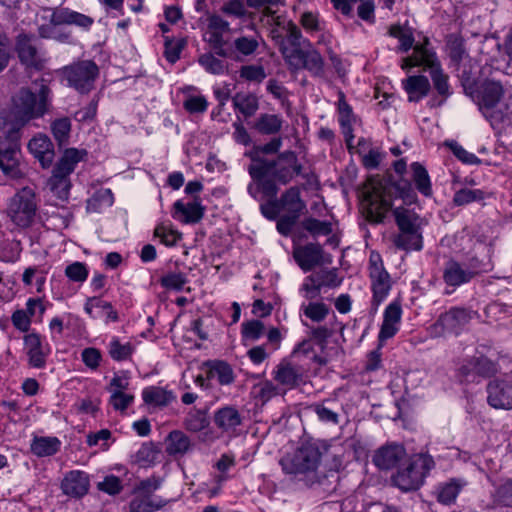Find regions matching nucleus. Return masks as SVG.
<instances>
[{
  "mask_svg": "<svg viewBox=\"0 0 512 512\" xmlns=\"http://www.w3.org/2000/svg\"><path fill=\"white\" fill-rule=\"evenodd\" d=\"M402 87L407 93L410 102H419L426 97L431 85L428 78L424 75H414L402 80Z\"/></svg>",
  "mask_w": 512,
  "mask_h": 512,
  "instance_id": "obj_26",
  "label": "nucleus"
},
{
  "mask_svg": "<svg viewBox=\"0 0 512 512\" xmlns=\"http://www.w3.org/2000/svg\"><path fill=\"white\" fill-rule=\"evenodd\" d=\"M12 44L6 34L0 33V72L5 70L12 57Z\"/></svg>",
  "mask_w": 512,
  "mask_h": 512,
  "instance_id": "obj_60",
  "label": "nucleus"
},
{
  "mask_svg": "<svg viewBox=\"0 0 512 512\" xmlns=\"http://www.w3.org/2000/svg\"><path fill=\"white\" fill-rule=\"evenodd\" d=\"M113 202L114 197L112 191L108 188H101L87 201V209L89 211L98 212L102 207L112 206Z\"/></svg>",
  "mask_w": 512,
  "mask_h": 512,
  "instance_id": "obj_43",
  "label": "nucleus"
},
{
  "mask_svg": "<svg viewBox=\"0 0 512 512\" xmlns=\"http://www.w3.org/2000/svg\"><path fill=\"white\" fill-rule=\"evenodd\" d=\"M321 459V453L315 445L300 447L291 457L282 460L287 473L309 475L315 473Z\"/></svg>",
  "mask_w": 512,
  "mask_h": 512,
  "instance_id": "obj_11",
  "label": "nucleus"
},
{
  "mask_svg": "<svg viewBox=\"0 0 512 512\" xmlns=\"http://www.w3.org/2000/svg\"><path fill=\"white\" fill-rule=\"evenodd\" d=\"M154 236L166 246H174L180 239L181 233L169 225L159 224L154 230Z\"/></svg>",
  "mask_w": 512,
  "mask_h": 512,
  "instance_id": "obj_46",
  "label": "nucleus"
},
{
  "mask_svg": "<svg viewBox=\"0 0 512 512\" xmlns=\"http://www.w3.org/2000/svg\"><path fill=\"white\" fill-rule=\"evenodd\" d=\"M35 92L22 88L14 98L13 115L17 132L30 120L42 117L49 109L50 89L44 80L35 81Z\"/></svg>",
  "mask_w": 512,
  "mask_h": 512,
  "instance_id": "obj_4",
  "label": "nucleus"
},
{
  "mask_svg": "<svg viewBox=\"0 0 512 512\" xmlns=\"http://www.w3.org/2000/svg\"><path fill=\"white\" fill-rule=\"evenodd\" d=\"M460 372L462 375L468 377L470 372H474L475 374L481 377H492L497 372V366L494 362L486 357H478L472 359L467 365H463L460 368Z\"/></svg>",
  "mask_w": 512,
  "mask_h": 512,
  "instance_id": "obj_31",
  "label": "nucleus"
},
{
  "mask_svg": "<svg viewBox=\"0 0 512 512\" xmlns=\"http://www.w3.org/2000/svg\"><path fill=\"white\" fill-rule=\"evenodd\" d=\"M476 315V312L467 308H451L439 316L436 323L431 326V333L435 336H441L445 332H458Z\"/></svg>",
  "mask_w": 512,
  "mask_h": 512,
  "instance_id": "obj_13",
  "label": "nucleus"
},
{
  "mask_svg": "<svg viewBox=\"0 0 512 512\" xmlns=\"http://www.w3.org/2000/svg\"><path fill=\"white\" fill-rule=\"evenodd\" d=\"M282 127V119L275 114H263L258 119V131L265 134H275Z\"/></svg>",
  "mask_w": 512,
  "mask_h": 512,
  "instance_id": "obj_49",
  "label": "nucleus"
},
{
  "mask_svg": "<svg viewBox=\"0 0 512 512\" xmlns=\"http://www.w3.org/2000/svg\"><path fill=\"white\" fill-rule=\"evenodd\" d=\"M45 13L47 15L44 18L49 19V24H42L39 27V34L43 38H57V26L59 25L74 24L82 28H88L93 23V19L89 16L68 8L48 9L45 10Z\"/></svg>",
  "mask_w": 512,
  "mask_h": 512,
  "instance_id": "obj_9",
  "label": "nucleus"
},
{
  "mask_svg": "<svg viewBox=\"0 0 512 512\" xmlns=\"http://www.w3.org/2000/svg\"><path fill=\"white\" fill-rule=\"evenodd\" d=\"M7 144L0 140V169L3 173L11 178H18L21 176V171L18 162V150L15 146L17 138H5Z\"/></svg>",
  "mask_w": 512,
  "mask_h": 512,
  "instance_id": "obj_18",
  "label": "nucleus"
},
{
  "mask_svg": "<svg viewBox=\"0 0 512 512\" xmlns=\"http://www.w3.org/2000/svg\"><path fill=\"white\" fill-rule=\"evenodd\" d=\"M158 456V450L152 443H144L136 453V461L142 466L152 464Z\"/></svg>",
  "mask_w": 512,
  "mask_h": 512,
  "instance_id": "obj_55",
  "label": "nucleus"
},
{
  "mask_svg": "<svg viewBox=\"0 0 512 512\" xmlns=\"http://www.w3.org/2000/svg\"><path fill=\"white\" fill-rule=\"evenodd\" d=\"M24 345L29 365L38 369L45 367L49 350L43 346L40 335L37 333L25 335Z\"/></svg>",
  "mask_w": 512,
  "mask_h": 512,
  "instance_id": "obj_20",
  "label": "nucleus"
},
{
  "mask_svg": "<svg viewBox=\"0 0 512 512\" xmlns=\"http://www.w3.org/2000/svg\"><path fill=\"white\" fill-rule=\"evenodd\" d=\"M84 310L92 318L105 317L107 321L113 322L118 320V314L111 304L97 297L88 298Z\"/></svg>",
  "mask_w": 512,
  "mask_h": 512,
  "instance_id": "obj_29",
  "label": "nucleus"
},
{
  "mask_svg": "<svg viewBox=\"0 0 512 512\" xmlns=\"http://www.w3.org/2000/svg\"><path fill=\"white\" fill-rule=\"evenodd\" d=\"M233 102L244 120H249L256 112V96L253 94L237 93Z\"/></svg>",
  "mask_w": 512,
  "mask_h": 512,
  "instance_id": "obj_40",
  "label": "nucleus"
},
{
  "mask_svg": "<svg viewBox=\"0 0 512 512\" xmlns=\"http://www.w3.org/2000/svg\"><path fill=\"white\" fill-rule=\"evenodd\" d=\"M64 494L72 497H81L88 492L89 477L82 471H70L61 483Z\"/></svg>",
  "mask_w": 512,
  "mask_h": 512,
  "instance_id": "obj_24",
  "label": "nucleus"
},
{
  "mask_svg": "<svg viewBox=\"0 0 512 512\" xmlns=\"http://www.w3.org/2000/svg\"><path fill=\"white\" fill-rule=\"evenodd\" d=\"M209 424L206 414L200 410L191 411L185 419V427L192 432L204 430Z\"/></svg>",
  "mask_w": 512,
  "mask_h": 512,
  "instance_id": "obj_52",
  "label": "nucleus"
},
{
  "mask_svg": "<svg viewBox=\"0 0 512 512\" xmlns=\"http://www.w3.org/2000/svg\"><path fill=\"white\" fill-rule=\"evenodd\" d=\"M408 457L403 445L389 443L375 451L373 463L381 470H390L400 467Z\"/></svg>",
  "mask_w": 512,
  "mask_h": 512,
  "instance_id": "obj_16",
  "label": "nucleus"
},
{
  "mask_svg": "<svg viewBox=\"0 0 512 512\" xmlns=\"http://www.w3.org/2000/svg\"><path fill=\"white\" fill-rule=\"evenodd\" d=\"M434 466V461L429 455L418 454L408 457L396 474L392 476V482L402 491H411L418 489L426 474Z\"/></svg>",
  "mask_w": 512,
  "mask_h": 512,
  "instance_id": "obj_7",
  "label": "nucleus"
},
{
  "mask_svg": "<svg viewBox=\"0 0 512 512\" xmlns=\"http://www.w3.org/2000/svg\"><path fill=\"white\" fill-rule=\"evenodd\" d=\"M462 486L463 483L455 479L443 484L438 493V501L444 504L452 503L459 494Z\"/></svg>",
  "mask_w": 512,
  "mask_h": 512,
  "instance_id": "obj_45",
  "label": "nucleus"
},
{
  "mask_svg": "<svg viewBox=\"0 0 512 512\" xmlns=\"http://www.w3.org/2000/svg\"><path fill=\"white\" fill-rule=\"evenodd\" d=\"M15 49L19 60L28 68L41 69L44 57L35 44V38L27 34H19L16 38Z\"/></svg>",
  "mask_w": 512,
  "mask_h": 512,
  "instance_id": "obj_15",
  "label": "nucleus"
},
{
  "mask_svg": "<svg viewBox=\"0 0 512 512\" xmlns=\"http://www.w3.org/2000/svg\"><path fill=\"white\" fill-rule=\"evenodd\" d=\"M322 286L320 276L310 275L305 279L301 291L307 300H313L320 296Z\"/></svg>",
  "mask_w": 512,
  "mask_h": 512,
  "instance_id": "obj_53",
  "label": "nucleus"
},
{
  "mask_svg": "<svg viewBox=\"0 0 512 512\" xmlns=\"http://www.w3.org/2000/svg\"><path fill=\"white\" fill-rule=\"evenodd\" d=\"M51 130L59 145L66 143L71 131L70 119L67 117L56 119L51 124Z\"/></svg>",
  "mask_w": 512,
  "mask_h": 512,
  "instance_id": "obj_50",
  "label": "nucleus"
},
{
  "mask_svg": "<svg viewBox=\"0 0 512 512\" xmlns=\"http://www.w3.org/2000/svg\"><path fill=\"white\" fill-rule=\"evenodd\" d=\"M161 285L167 289L181 290L187 279L182 273H168L160 280Z\"/></svg>",
  "mask_w": 512,
  "mask_h": 512,
  "instance_id": "obj_61",
  "label": "nucleus"
},
{
  "mask_svg": "<svg viewBox=\"0 0 512 512\" xmlns=\"http://www.w3.org/2000/svg\"><path fill=\"white\" fill-rule=\"evenodd\" d=\"M396 193L406 202H412L415 198L409 184L400 188L389 180L380 176L368 178L364 185L363 202L370 221L379 223L392 207V199Z\"/></svg>",
  "mask_w": 512,
  "mask_h": 512,
  "instance_id": "obj_2",
  "label": "nucleus"
},
{
  "mask_svg": "<svg viewBox=\"0 0 512 512\" xmlns=\"http://www.w3.org/2000/svg\"><path fill=\"white\" fill-rule=\"evenodd\" d=\"M86 155L87 152L83 149L68 148L57 161L52 170V175L47 181V187L59 199L68 197L71 186L70 175Z\"/></svg>",
  "mask_w": 512,
  "mask_h": 512,
  "instance_id": "obj_6",
  "label": "nucleus"
},
{
  "mask_svg": "<svg viewBox=\"0 0 512 512\" xmlns=\"http://www.w3.org/2000/svg\"><path fill=\"white\" fill-rule=\"evenodd\" d=\"M206 365L208 366L207 377L209 379H216L220 385H230L234 381V372L228 363L216 360L209 361Z\"/></svg>",
  "mask_w": 512,
  "mask_h": 512,
  "instance_id": "obj_32",
  "label": "nucleus"
},
{
  "mask_svg": "<svg viewBox=\"0 0 512 512\" xmlns=\"http://www.w3.org/2000/svg\"><path fill=\"white\" fill-rule=\"evenodd\" d=\"M229 30V23L220 16L213 15L208 20L207 30L204 34L205 40L217 49V53L226 56L227 50L224 49L223 35Z\"/></svg>",
  "mask_w": 512,
  "mask_h": 512,
  "instance_id": "obj_19",
  "label": "nucleus"
},
{
  "mask_svg": "<svg viewBox=\"0 0 512 512\" xmlns=\"http://www.w3.org/2000/svg\"><path fill=\"white\" fill-rule=\"evenodd\" d=\"M281 0H258V16L263 24L269 25L270 35L279 45L283 58L291 71L307 70L315 77L324 75V59L304 39L300 28L283 18Z\"/></svg>",
  "mask_w": 512,
  "mask_h": 512,
  "instance_id": "obj_1",
  "label": "nucleus"
},
{
  "mask_svg": "<svg viewBox=\"0 0 512 512\" xmlns=\"http://www.w3.org/2000/svg\"><path fill=\"white\" fill-rule=\"evenodd\" d=\"M199 63L205 68L206 71L212 74H222L226 69L224 62L211 54L202 55L199 58Z\"/></svg>",
  "mask_w": 512,
  "mask_h": 512,
  "instance_id": "obj_58",
  "label": "nucleus"
},
{
  "mask_svg": "<svg viewBox=\"0 0 512 512\" xmlns=\"http://www.w3.org/2000/svg\"><path fill=\"white\" fill-rule=\"evenodd\" d=\"M98 72L97 65L90 60L80 61L63 69L68 84L80 93H87L93 88Z\"/></svg>",
  "mask_w": 512,
  "mask_h": 512,
  "instance_id": "obj_12",
  "label": "nucleus"
},
{
  "mask_svg": "<svg viewBox=\"0 0 512 512\" xmlns=\"http://www.w3.org/2000/svg\"><path fill=\"white\" fill-rule=\"evenodd\" d=\"M303 314L314 322H320L326 318L329 308L322 302H311L301 306Z\"/></svg>",
  "mask_w": 512,
  "mask_h": 512,
  "instance_id": "obj_47",
  "label": "nucleus"
},
{
  "mask_svg": "<svg viewBox=\"0 0 512 512\" xmlns=\"http://www.w3.org/2000/svg\"><path fill=\"white\" fill-rule=\"evenodd\" d=\"M204 211L205 208L198 198L188 203L178 200L173 205L172 216L186 224L198 223L203 218Z\"/></svg>",
  "mask_w": 512,
  "mask_h": 512,
  "instance_id": "obj_22",
  "label": "nucleus"
},
{
  "mask_svg": "<svg viewBox=\"0 0 512 512\" xmlns=\"http://www.w3.org/2000/svg\"><path fill=\"white\" fill-rule=\"evenodd\" d=\"M87 266L82 262H73L65 268L66 277L73 282H84L88 277Z\"/></svg>",
  "mask_w": 512,
  "mask_h": 512,
  "instance_id": "obj_54",
  "label": "nucleus"
},
{
  "mask_svg": "<svg viewBox=\"0 0 512 512\" xmlns=\"http://www.w3.org/2000/svg\"><path fill=\"white\" fill-rule=\"evenodd\" d=\"M214 423L223 432L232 433L241 424L242 418L233 406H225L214 413Z\"/></svg>",
  "mask_w": 512,
  "mask_h": 512,
  "instance_id": "obj_27",
  "label": "nucleus"
},
{
  "mask_svg": "<svg viewBox=\"0 0 512 512\" xmlns=\"http://www.w3.org/2000/svg\"><path fill=\"white\" fill-rule=\"evenodd\" d=\"M402 309L399 303L393 302L389 304L383 317V323L378 335L380 342L392 338L399 330V324L401 321Z\"/></svg>",
  "mask_w": 512,
  "mask_h": 512,
  "instance_id": "obj_23",
  "label": "nucleus"
},
{
  "mask_svg": "<svg viewBox=\"0 0 512 512\" xmlns=\"http://www.w3.org/2000/svg\"><path fill=\"white\" fill-rule=\"evenodd\" d=\"M260 336H266L267 344L258 346V363L268 357V355L276 351L281 344L282 336L277 328L265 329L264 325L258 321V338Z\"/></svg>",
  "mask_w": 512,
  "mask_h": 512,
  "instance_id": "obj_28",
  "label": "nucleus"
},
{
  "mask_svg": "<svg viewBox=\"0 0 512 512\" xmlns=\"http://www.w3.org/2000/svg\"><path fill=\"white\" fill-rule=\"evenodd\" d=\"M429 44V40L426 38L423 43L415 45L412 55L403 59L401 68L408 69L422 66L425 70L429 71L433 86L441 97L438 103H435L434 100L430 101V106L434 107L442 105L451 95V91L449 76L444 73L436 53L429 48Z\"/></svg>",
  "mask_w": 512,
  "mask_h": 512,
  "instance_id": "obj_3",
  "label": "nucleus"
},
{
  "mask_svg": "<svg viewBox=\"0 0 512 512\" xmlns=\"http://www.w3.org/2000/svg\"><path fill=\"white\" fill-rule=\"evenodd\" d=\"M98 489L110 495L118 494L122 490L121 481L116 476H107L102 482L98 483Z\"/></svg>",
  "mask_w": 512,
  "mask_h": 512,
  "instance_id": "obj_64",
  "label": "nucleus"
},
{
  "mask_svg": "<svg viewBox=\"0 0 512 512\" xmlns=\"http://www.w3.org/2000/svg\"><path fill=\"white\" fill-rule=\"evenodd\" d=\"M56 437H35L31 443V451L38 457L54 455L60 448Z\"/></svg>",
  "mask_w": 512,
  "mask_h": 512,
  "instance_id": "obj_36",
  "label": "nucleus"
},
{
  "mask_svg": "<svg viewBox=\"0 0 512 512\" xmlns=\"http://www.w3.org/2000/svg\"><path fill=\"white\" fill-rule=\"evenodd\" d=\"M411 169L417 190L424 196H430L432 194V187L427 170L418 162L412 163Z\"/></svg>",
  "mask_w": 512,
  "mask_h": 512,
  "instance_id": "obj_39",
  "label": "nucleus"
},
{
  "mask_svg": "<svg viewBox=\"0 0 512 512\" xmlns=\"http://www.w3.org/2000/svg\"><path fill=\"white\" fill-rule=\"evenodd\" d=\"M369 276L373 290V299L380 304L388 295L391 288V279L383 266L381 256L372 252L369 259Z\"/></svg>",
  "mask_w": 512,
  "mask_h": 512,
  "instance_id": "obj_14",
  "label": "nucleus"
},
{
  "mask_svg": "<svg viewBox=\"0 0 512 512\" xmlns=\"http://www.w3.org/2000/svg\"><path fill=\"white\" fill-rule=\"evenodd\" d=\"M502 96V85L492 80L483 81L477 91L480 109L493 127L512 119V111L501 101Z\"/></svg>",
  "mask_w": 512,
  "mask_h": 512,
  "instance_id": "obj_5",
  "label": "nucleus"
},
{
  "mask_svg": "<svg viewBox=\"0 0 512 512\" xmlns=\"http://www.w3.org/2000/svg\"><path fill=\"white\" fill-rule=\"evenodd\" d=\"M299 22L307 32H317L321 29L319 13L305 11L301 14Z\"/></svg>",
  "mask_w": 512,
  "mask_h": 512,
  "instance_id": "obj_59",
  "label": "nucleus"
},
{
  "mask_svg": "<svg viewBox=\"0 0 512 512\" xmlns=\"http://www.w3.org/2000/svg\"><path fill=\"white\" fill-rule=\"evenodd\" d=\"M160 487L157 480L142 481L134 490L129 503L130 512H155L164 508L168 501L155 495Z\"/></svg>",
  "mask_w": 512,
  "mask_h": 512,
  "instance_id": "obj_10",
  "label": "nucleus"
},
{
  "mask_svg": "<svg viewBox=\"0 0 512 512\" xmlns=\"http://www.w3.org/2000/svg\"><path fill=\"white\" fill-rule=\"evenodd\" d=\"M143 400L147 404L164 406L168 403V396L162 389L151 387L143 391Z\"/></svg>",
  "mask_w": 512,
  "mask_h": 512,
  "instance_id": "obj_56",
  "label": "nucleus"
},
{
  "mask_svg": "<svg viewBox=\"0 0 512 512\" xmlns=\"http://www.w3.org/2000/svg\"><path fill=\"white\" fill-rule=\"evenodd\" d=\"M396 248L404 251H419L422 249L421 231H403L399 232L393 238Z\"/></svg>",
  "mask_w": 512,
  "mask_h": 512,
  "instance_id": "obj_34",
  "label": "nucleus"
},
{
  "mask_svg": "<svg viewBox=\"0 0 512 512\" xmlns=\"http://www.w3.org/2000/svg\"><path fill=\"white\" fill-rule=\"evenodd\" d=\"M396 224L399 232L403 231H421L423 221L417 213L412 210L397 207L394 209Z\"/></svg>",
  "mask_w": 512,
  "mask_h": 512,
  "instance_id": "obj_30",
  "label": "nucleus"
},
{
  "mask_svg": "<svg viewBox=\"0 0 512 512\" xmlns=\"http://www.w3.org/2000/svg\"><path fill=\"white\" fill-rule=\"evenodd\" d=\"M134 347L130 342L122 343L118 338L113 337L108 345V353L115 361H124L130 358Z\"/></svg>",
  "mask_w": 512,
  "mask_h": 512,
  "instance_id": "obj_44",
  "label": "nucleus"
},
{
  "mask_svg": "<svg viewBox=\"0 0 512 512\" xmlns=\"http://www.w3.org/2000/svg\"><path fill=\"white\" fill-rule=\"evenodd\" d=\"M280 204L286 215H295L297 218L305 208V204L300 198V192L295 188H291L282 195Z\"/></svg>",
  "mask_w": 512,
  "mask_h": 512,
  "instance_id": "obj_35",
  "label": "nucleus"
},
{
  "mask_svg": "<svg viewBox=\"0 0 512 512\" xmlns=\"http://www.w3.org/2000/svg\"><path fill=\"white\" fill-rule=\"evenodd\" d=\"M303 369L290 363L283 364L277 371V380L284 385L294 386L302 381Z\"/></svg>",
  "mask_w": 512,
  "mask_h": 512,
  "instance_id": "obj_42",
  "label": "nucleus"
},
{
  "mask_svg": "<svg viewBox=\"0 0 512 512\" xmlns=\"http://www.w3.org/2000/svg\"><path fill=\"white\" fill-rule=\"evenodd\" d=\"M294 258L304 271H310L323 263V249L319 244L309 243L294 250Z\"/></svg>",
  "mask_w": 512,
  "mask_h": 512,
  "instance_id": "obj_21",
  "label": "nucleus"
},
{
  "mask_svg": "<svg viewBox=\"0 0 512 512\" xmlns=\"http://www.w3.org/2000/svg\"><path fill=\"white\" fill-rule=\"evenodd\" d=\"M191 448V441L182 431H172L166 439V452L171 456L184 455Z\"/></svg>",
  "mask_w": 512,
  "mask_h": 512,
  "instance_id": "obj_33",
  "label": "nucleus"
},
{
  "mask_svg": "<svg viewBox=\"0 0 512 512\" xmlns=\"http://www.w3.org/2000/svg\"><path fill=\"white\" fill-rule=\"evenodd\" d=\"M184 44V40L174 41L167 38L165 40L164 52L166 59L171 63H175L180 57V53L184 47Z\"/></svg>",
  "mask_w": 512,
  "mask_h": 512,
  "instance_id": "obj_62",
  "label": "nucleus"
},
{
  "mask_svg": "<svg viewBox=\"0 0 512 512\" xmlns=\"http://www.w3.org/2000/svg\"><path fill=\"white\" fill-rule=\"evenodd\" d=\"M450 149L453 154L463 163L466 164H477L480 163V160L476 155L466 151L461 145L456 142H451L449 144Z\"/></svg>",
  "mask_w": 512,
  "mask_h": 512,
  "instance_id": "obj_63",
  "label": "nucleus"
},
{
  "mask_svg": "<svg viewBox=\"0 0 512 512\" xmlns=\"http://www.w3.org/2000/svg\"><path fill=\"white\" fill-rule=\"evenodd\" d=\"M389 35L399 40L400 45L398 50L407 52L412 47L414 48V37L410 28L400 24L391 25L389 28Z\"/></svg>",
  "mask_w": 512,
  "mask_h": 512,
  "instance_id": "obj_41",
  "label": "nucleus"
},
{
  "mask_svg": "<svg viewBox=\"0 0 512 512\" xmlns=\"http://www.w3.org/2000/svg\"><path fill=\"white\" fill-rule=\"evenodd\" d=\"M247 7H256V0H233L226 4L223 10L235 16H244L247 14Z\"/></svg>",
  "mask_w": 512,
  "mask_h": 512,
  "instance_id": "obj_57",
  "label": "nucleus"
},
{
  "mask_svg": "<svg viewBox=\"0 0 512 512\" xmlns=\"http://www.w3.org/2000/svg\"><path fill=\"white\" fill-rule=\"evenodd\" d=\"M472 277L471 272L464 270L456 262H450L444 271V280L451 286H459L468 282Z\"/></svg>",
  "mask_w": 512,
  "mask_h": 512,
  "instance_id": "obj_37",
  "label": "nucleus"
},
{
  "mask_svg": "<svg viewBox=\"0 0 512 512\" xmlns=\"http://www.w3.org/2000/svg\"><path fill=\"white\" fill-rule=\"evenodd\" d=\"M256 321L251 320L242 324L241 343L247 348V355L256 362Z\"/></svg>",
  "mask_w": 512,
  "mask_h": 512,
  "instance_id": "obj_38",
  "label": "nucleus"
},
{
  "mask_svg": "<svg viewBox=\"0 0 512 512\" xmlns=\"http://www.w3.org/2000/svg\"><path fill=\"white\" fill-rule=\"evenodd\" d=\"M485 198L484 191L480 189H460L454 194L453 202L458 205H466L475 201H481Z\"/></svg>",
  "mask_w": 512,
  "mask_h": 512,
  "instance_id": "obj_48",
  "label": "nucleus"
},
{
  "mask_svg": "<svg viewBox=\"0 0 512 512\" xmlns=\"http://www.w3.org/2000/svg\"><path fill=\"white\" fill-rule=\"evenodd\" d=\"M36 196L32 189L23 188L9 201L7 213L14 224L26 228L30 226L36 216Z\"/></svg>",
  "mask_w": 512,
  "mask_h": 512,
  "instance_id": "obj_8",
  "label": "nucleus"
},
{
  "mask_svg": "<svg viewBox=\"0 0 512 512\" xmlns=\"http://www.w3.org/2000/svg\"><path fill=\"white\" fill-rule=\"evenodd\" d=\"M303 228L312 236L329 235L332 232V225L328 221H320L315 218H306L302 222Z\"/></svg>",
  "mask_w": 512,
  "mask_h": 512,
  "instance_id": "obj_51",
  "label": "nucleus"
},
{
  "mask_svg": "<svg viewBox=\"0 0 512 512\" xmlns=\"http://www.w3.org/2000/svg\"><path fill=\"white\" fill-rule=\"evenodd\" d=\"M29 151L39 160L43 168L51 165L54 158V147L48 136L39 134L28 143Z\"/></svg>",
  "mask_w": 512,
  "mask_h": 512,
  "instance_id": "obj_25",
  "label": "nucleus"
},
{
  "mask_svg": "<svg viewBox=\"0 0 512 512\" xmlns=\"http://www.w3.org/2000/svg\"><path fill=\"white\" fill-rule=\"evenodd\" d=\"M487 402L494 409H512V384L505 380H493L487 385Z\"/></svg>",
  "mask_w": 512,
  "mask_h": 512,
  "instance_id": "obj_17",
  "label": "nucleus"
}]
</instances>
